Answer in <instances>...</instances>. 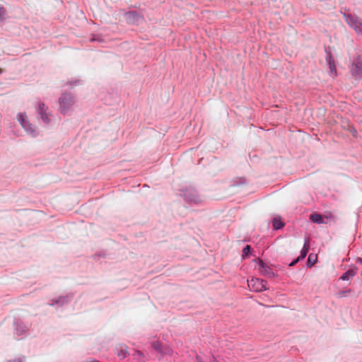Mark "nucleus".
I'll return each instance as SVG.
<instances>
[{
	"instance_id": "nucleus-1",
	"label": "nucleus",
	"mask_w": 362,
	"mask_h": 362,
	"mask_svg": "<svg viewBox=\"0 0 362 362\" xmlns=\"http://www.w3.org/2000/svg\"><path fill=\"white\" fill-rule=\"evenodd\" d=\"M74 104V100L70 93H64L59 98V111L66 114Z\"/></svg>"
},
{
	"instance_id": "nucleus-2",
	"label": "nucleus",
	"mask_w": 362,
	"mask_h": 362,
	"mask_svg": "<svg viewBox=\"0 0 362 362\" xmlns=\"http://www.w3.org/2000/svg\"><path fill=\"white\" fill-rule=\"evenodd\" d=\"M247 284L249 288L255 292H261L267 289V283L263 279L253 278L247 281Z\"/></svg>"
},
{
	"instance_id": "nucleus-3",
	"label": "nucleus",
	"mask_w": 362,
	"mask_h": 362,
	"mask_svg": "<svg viewBox=\"0 0 362 362\" xmlns=\"http://www.w3.org/2000/svg\"><path fill=\"white\" fill-rule=\"evenodd\" d=\"M257 269L262 275H264L268 278H273L274 276V273L271 267L263 262L262 260H259L258 262Z\"/></svg>"
},
{
	"instance_id": "nucleus-4",
	"label": "nucleus",
	"mask_w": 362,
	"mask_h": 362,
	"mask_svg": "<svg viewBox=\"0 0 362 362\" xmlns=\"http://www.w3.org/2000/svg\"><path fill=\"white\" fill-rule=\"evenodd\" d=\"M18 120L23 127V128H24L27 132H30V133H33L35 132V129L32 124H29L25 113H19L18 115Z\"/></svg>"
},
{
	"instance_id": "nucleus-5",
	"label": "nucleus",
	"mask_w": 362,
	"mask_h": 362,
	"mask_svg": "<svg viewBox=\"0 0 362 362\" xmlns=\"http://www.w3.org/2000/svg\"><path fill=\"white\" fill-rule=\"evenodd\" d=\"M37 112L40 115L42 119L45 123L50 122L49 113L48 112V107L44 103H40L37 107Z\"/></svg>"
},
{
	"instance_id": "nucleus-6",
	"label": "nucleus",
	"mask_w": 362,
	"mask_h": 362,
	"mask_svg": "<svg viewBox=\"0 0 362 362\" xmlns=\"http://www.w3.org/2000/svg\"><path fill=\"white\" fill-rule=\"evenodd\" d=\"M347 22L357 33L362 34V23L360 21L354 18H349L347 19Z\"/></svg>"
},
{
	"instance_id": "nucleus-7",
	"label": "nucleus",
	"mask_w": 362,
	"mask_h": 362,
	"mask_svg": "<svg viewBox=\"0 0 362 362\" xmlns=\"http://www.w3.org/2000/svg\"><path fill=\"white\" fill-rule=\"evenodd\" d=\"M310 219L315 223L321 224V223H326V222L324 221V217L319 214H312L310 216Z\"/></svg>"
},
{
	"instance_id": "nucleus-8",
	"label": "nucleus",
	"mask_w": 362,
	"mask_h": 362,
	"mask_svg": "<svg viewBox=\"0 0 362 362\" xmlns=\"http://www.w3.org/2000/svg\"><path fill=\"white\" fill-rule=\"evenodd\" d=\"M309 249H310V241H309V240H306L305 242V244L303 245V247L300 252V255L298 257V258H300V259H304L306 257Z\"/></svg>"
},
{
	"instance_id": "nucleus-9",
	"label": "nucleus",
	"mask_w": 362,
	"mask_h": 362,
	"mask_svg": "<svg viewBox=\"0 0 362 362\" xmlns=\"http://www.w3.org/2000/svg\"><path fill=\"white\" fill-rule=\"evenodd\" d=\"M356 274V272L353 269L347 270L343 275L340 277V279L343 281H347L352 278Z\"/></svg>"
},
{
	"instance_id": "nucleus-10",
	"label": "nucleus",
	"mask_w": 362,
	"mask_h": 362,
	"mask_svg": "<svg viewBox=\"0 0 362 362\" xmlns=\"http://www.w3.org/2000/svg\"><path fill=\"white\" fill-rule=\"evenodd\" d=\"M284 226V223L279 218H274L273 220V227L275 229H280Z\"/></svg>"
},
{
	"instance_id": "nucleus-11",
	"label": "nucleus",
	"mask_w": 362,
	"mask_h": 362,
	"mask_svg": "<svg viewBox=\"0 0 362 362\" xmlns=\"http://www.w3.org/2000/svg\"><path fill=\"white\" fill-rule=\"evenodd\" d=\"M317 260L316 255H314L313 254H310L308 258V264L310 267H312L314 265Z\"/></svg>"
},
{
	"instance_id": "nucleus-12",
	"label": "nucleus",
	"mask_w": 362,
	"mask_h": 362,
	"mask_svg": "<svg viewBox=\"0 0 362 362\" xmlns=\"http://www.w3.org/2000/svg\"><path fill=\"white\" fill-rule=\"evenodd\" d=\"M152 346L155 350H156L158 352H162V346L161 344L158 341H154L152 344Z\"/></svg>"
},
{
	"instance_id": "nucleus-13",
	"label": "nucleus",
	"mask_w": 362,
	"mask_h": 362,
	"mask_svg": "<svg viewBox=\"0 0 362 362\" xmlns=\"http://www.w3.org/2000/svg\"><path fill=\"white\" fill-rule=\"evenodd\" d=\"M250 250H251V247H250V245H246V246L243 248V256L244 257V256L247 255H248V253L250 252Z\"/></svg>"
},
{
	"instance_id": "nucleus-14",
	"label": "nucleus",
	"mask_w": 362,
	"mask_h": 362,
	"mask_svg": "<svg viewBox=\"0 0 362 362\" xmlns=\"http://www.w3.org/2000/svg\"><path fill=\"white\" fill-rule=\"evenodd\" d=\"M6 13V10L3 7H1L0 8V20H2L4 18Z\"/></svg>"
},
{
	"instance_id": "nucleus-15",
	"label": "nucleus",
	"mask_w": 362,
	"mask_h": 362,
	"mask_svg": "<svg viewBox=\"0 0 362 362\" xmlns=\"http://www.w3.org/2000/svg\"><path fill=\"white\" fill-rule=\"evenodd\" d=\"M121 352L122 354H118V356L124 357L127 353V349L125 348L124 349H122Z\"/></svg>"
},
{
	"instance_id": "nucleus-16",
	"label": "nucleus",
	"mask_w": 362,
	"mask_h": 362,
	"mask_svg": "<svg viewBox=\"0 0 362 362\" xmlns=\"http://www.w3.org/2000/svg\"><path fill=\"white\" fill-rule=\"evenodd\" d=\"M300 258H298V257L297 259H296L295 260H293L292 262H291V263L289 264V266H290V267L294 266V265H295V264H296L298 261H300Z\"/></svg>"
},
{
	"instance_id": "nucleus-17",
	"label": "nucleus",
	"mask_w": 362,
	"mask_h": 362,
	"mask_svg": "<svg viewBox=\"0 0 362 362\" xmlns=\"http://www.w3.org/2000/svg\"><path fill=\"white\" fill-rule=\"evenodd\" d=\"M324 217H325V218H333V216H332V214H330L329 216L325 215Z\"/></svg>"
},
{
	"instance_id": "nucleus-18",
	"label": "nucleus",
	"mask_w": 362,
	"mask_h": 362,
	"mask_svg": "<svg viewBox=\"0 0 362 362\" xmlns=\"http://www.w3.org/2000/svg\"><path fill=\"white\" fill-rule=\"evenodd\" d=\"M136 354H137L138 356H139L143 355V354H142V353H141V351H136Z\"/></svg>"
},
{
	"instance_id": "nucleus-19",
	"label": "nucleus",
	"mask_w": 362,
	"mask_h": 362,
	"mask_svg": "<svg viewBox=\"0 0 362 362\" xmlns=\"http://www.w3.org/2000/svg\"><path fill=\"white\" fill-rule=\"evenodd\" d=\"M197 360L198 362H202L199 356H197Z\"/></svg>"
},
{
	"instance_id": "nucleus-20",
	"label": "nucleus",
	"mask_w": 362,
	"mask_h": 362,
	"mask_svg": "<svg viewBox=\"0 0 362 362\" xmlns=\"http://www.w3.org/2000/svg\"><path fill=\"white\" fill-rule=\"evenodd\" d=\"M358 262H359L362 263V259L359 258V259H358Z\"/></svg>"
},
{
	"instance_id": "nucleus-21",
	"label": "nucleus",
	"mask_w": 362,
	"mask_h": 362,
	"mask_svg": "<svg viewBox=\"0 0 362 362\" xmlns=\"http://www.w3.org/2000/svg\"><path fill=\"white\" fill-rule=\"evenodd\" d=\"M212 362H217V360H216L215 358H214V359H213V361H212Z\"/></svg>"
}]
</instances>
